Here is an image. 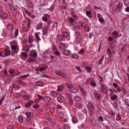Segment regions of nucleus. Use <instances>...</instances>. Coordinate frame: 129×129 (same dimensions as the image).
Masks as SVG:
<instances>
[{
	"instance_id": "obj_33",
	"label": "nucleus",
	"mask_w": 129,
	"mask_h": 129,
	"mask_svg": "<svg viewBox=\"0 0 129 129\" xmlns=\"http://www.w3.org/2000/svg\"><path fill=\"white\" fill-rule=\"evenodd\" d=\"M34 41L33 38L31 36H29V40H28V43H31Z\"/></svg>"
},
{
	"instance_id": "obj_60",
	"label": "nucleus",
	"mask_w": 129,
	"mask_h": 129,
	"mask_svg": "<svg viewBox=\"0 0 129 129\" xmlns=\"http://www.w3.org/2000/svg\"><path fill=\"white\" fill-rule=\"evenodd\" d=\"M45 68L44 67H41L38 70V71H42L45 70Z\"/></svg>"
},
{
	"instance_id": "obj_37",
	"label": "nucleus",
	"mask_w": 129,
	"mask_h": 129,
	"mask_svg": "<svg viewBox=\"0 0 129 129\" xmlns=\"http://www.w3.org/2000/svg\"><path fill=\"white\" fill-rule=\"evenodd\" d=\"M118 98L116 94L110 97V99L112 100H116Z\"/></svg>"
},
{
	"instance_id": "obj_36",
	"label": "nucleus",
	"mask_w": 129,
	"mask_h": 129,
	"mask_svg": "<svg viewBox=\"0 0 129 129\" xmlns=\"http://www.w3.org/2000/svg\"><path fill=\"white\" fill-rule=\"evenodd\" d=\"M85 50L84 49L82 48L78 52V54L80 55L83 54L84 53Z\"/></svg>"
},
{
	"instance_id": "obj_32",
	"label": "nucleus",
	"mask_w": 129,
	"mask_h": 129,
	"mask_svg": "<svg viewBox=\"0 0 129 129\" xmlns=\"http://www.w3.org/2000/svg\"><path fill=\"white\" fill-rule=\"evenodd\" d=\"M18 82L22 86H26L27 85L25 82L22 80H19L18 81Z\"/></svg>"
},
{
	"instance_id": "obj_54",
	"label": "nucleus",
	"mask_w": 129,
	"mask_h": 129,
	"mask_svg": "<svg viewBox=\"0 0 129 129\" xmlns=\"http://www.w3.org/2000/svg\"><path fill=\"white\" fill-rule=\"evenodd\" d=\"M60 120L63 122H66L68 121V120L67 118H64L63 117L60 119Z\"/></svg>"
},
{
	"instance_id": "obj_15",
	"label": "nucleus",
	"mask_w": 129,
	"mask_h": 129,
	"mask_svg": "<svg viewBox=\"0 0 129 129\" xmlns=\"http://www.w3.org/2000/svg\"><path fill=\"white\" fill-rule=\"evenodd\" d=\"M113 85L115 88L116 89L118 92H120L121 91L120 87L117 84L115 83H114L113 84Z\"/></svg>"
},
{
	"instance_id": "obj_13",
	"label": "nucleus",
	"mask_w": 129,
	"mask_h": 129,
	"mask_svg": "<svg viewBox=\"0 0 129 129\" xmlns=\"http://www.w3.org/2000/svg\"><path fill=\"white\" fill-rule=\"evenodd\" d=\"M51 100V98L48 96H45L44 97L43 101L47 103L49 102Z\"/></svg>"
},
{
	"instance_id": "obj_6",
	"label": "nucleus",
	"mask_w": 129,
	"mask_h": 129,
	"mask_svg": "<svg viewBox=\"0 0 129 129\" xmlns=\"http://www.w3.org/2000/svg\"><path fill=\"white\" fill-rule=\"evenodd\" d=\"M56 26V24L55 23H54L53 22H49L47 26V27H49L50 28H51L53 31L54 30Z\"/></svg>"
},
{
	"instance_id": "obj_8",
	"label": "nucleus",
	"mask_w": 129,
	"mask_h": 129,
	"mask_svg": "<svg viewBox=\"0 0 129 129\" xmlns=\"http://www.w3.org/2000/svg\"><path fill=\"white\" fill-rule=\"evenodd\" d=\"M6 28L7 29L10 30V31H12L13 32V29L14 27L13 24L11 23H9L6 26Z\"/></svg>"
},
{
	"instance_id": "obj_55",
	"label": "nucleus",
	"mask_w": 129,
	"mask_h": 129,
	"mask_svg": "<svg viewBox=\"0 0 129 129\" xmlns=\"http://www.w3.org/2000/svg\"><path fill=\"white\" fill-rule=\"evenodd\" d=\"M80 26L82 27H85L86 26V24L84 22H81L80 23Z\"/></svg>"
},
{
	"instance_id": "obj_4",
	"label": "nucleus",
	"mask_w": 129,
	"mask_h": 129,
	"mask_svg": "<svg viewBox=\"0 0 129 129\" xmlns=\"http://www.w3.org/2000/svg\"><path fill=\"white\" fill-rule=\"evenodd\" d=\"M114 4L116 5H118V6L115 8V10H119L123 6V4L122 3L119 2L118 1H115L114 2Z\"/></svg>"
},
{
	"instance_id": "obj_22",
	"label": "nucleus",
	"mask_w": 129,
	"mask_h": 129,
	"mask_svg": "<svg viewBox=\"0 0 129 129\" xmlns=\"http://www.w3.org/2000/svg\"><path fill=\"white\" fill-rule=\"evenodd\" d=\"M58 95V93L56 91H52L51 93V95L54 98L56 97Z\"/></svg>"
},
{
	"instance_id": "obj_27",
	"label": "nucleus",
	"mask_w": 129,
	"mask_h": 129,
	"mask_svg": "<svg viewBox=\"0 0 129 129\" xmlns=\"http://www.w3.org/2000/svg\"><path fill=\"white\" fill-rule=\"evenodd\" d=\"M71 57L72 58L77 59L79 57V56L76 53H73L71 55Z\"/></svg>"
},
{
	"instance_id": "obj_64",
	"label": "nucleus",
	"mask_w": 129,
	"mask_h": 129,
	"mask_svg": "<svg viewBox=\"0 0 129 129\" xmlns=\"http://www.w3.org/2000/svg\"><path fill=\"white\" fill-rule=\"evenodd\" d=\"M47 18L45 16H43L42 17V20L43 21L46 22L47 20Z\"/></svg>"
},
{
	"instance_id": "obj_5",
	"label": "nucleus",
	"mask_w": 129,
	"mask_h": 129,
	"mask_svg": "<svg viewBox=\"0 0 129 129\" xmlns=\"http://www.w3.org/2000/svg\"><path fill=\"white\" fill-rule=\"evenodd\" d=\"M13 34L12 31H7L4 33L2 34L3 37H8L11 36Z\"/></svg>"
},
{
	"instance_id": "obj_17",
	"label": "nucleus",
	"mask_w": 129,
	"mask_h": 129,
	"mask_svg": "<svg viewBox=\"0 0 129 129\" xmlns=\"http://www.w3.org/2000/svg\"><path fill=\"white\" fill-rule=\"evenodd\" d=\"M70 91L73 93H76L78 92V89L72 86L70 89Z\"/></svg>"
},
{
	"instance_id": "obj_41",
	"label": "nucleus",
	"mask_w": 129,
	"mask_h": 129,
	"mask_svg": "<svg viewBox=\"0 0 129 129\" xmlns=\"http://www.w3.org/2000/svg\"><path fill=\"white\" fill-rule=\"evenodd\" d=\"M99 15H100L98 14H97L98 17V18L99 20V21L100 22H104L105 21L104 19H103V18H99V17H100L99 16Z\"/></svg>"
},
{
	"instance_id": "obj_25",
	"label": "nucleus",
	"mask_w": 129,
	"mask_h": 129,
	"mask_svg": "<svg viewBox=\"0 0 129 129\" xmlns=\"http://www.w3.org/2000/svg\"><path fill=\"white\" fill-rule=\"evenodd\" d=\"M64 86L63 85H61L57 87V91H61L63 88Z\"/></svg>"
},
{
	"instance_id": "obj_29",
	"label": "nucleus",
	"mask_w": 129,
	"mask_h": 129,
	"mask_svg": "<svg viewBox=\"0 0 129 129\" xmlns=\"http://www.w3.org/2000/svg\"><path fill=\"white\" fill-rule=\"evenodd\" d=\"M23 98L25 100H29L30 99V97L28 95H23Z\"/></svg>"
},
{
	"instance_id": "obj_52",
	"label": "nucleus",
	"mask_w": 129,
	"mask_h": 129,
	"mask_svg": "<svg viewBox=\"0 0 129 129\" xmlns=\"http://www.w3.org/2000/svg\"><path fill=\"white\" fill-rule=\"evenodd\" d=\"M69 103L70 106H72L73 105V101L72 99V98L71 99L69 100Z\"/></svg>"
},
{
	"instance_id": "obj_10",
	"label": "nucleus",
	"mask_w": 129,
	"mask_h": 129,
	"mask_svg": "<svg viewBox=\"0 0 129 129\" xmlns=\"http://www.w3.org/2000/svg\"><path fill=\"white\" fill-rule=\"evenodd\" d=\"M49 109L52 114H55V108L53 105H50L49 106Z\"/></svg>"
},
{
	"instance_id": "obj_16",
	"label": "nucleus",
	"mask_w": 129,
	"mask_h": 129,
	"mask_svg": "<svg viewBox=\"0 0 129 129\" xmlns=\"http://www.w3.org/2000/svg\"><path fill=\"white\" fill-rule=\"evenodd\" d=\"M33 101L30 100L25 103V106L27 107L28 108L30 107L31 105H33Z\"/></svg>"
},
{
	"instance_id": "obj_57",
	"label": "nucleus",
	"mask_w": 129,
	"mask_h": 129,
	"mask_svg": "<svg viewBox=\"0 0 129 129\" xmlns=\"http://www.w3.org/2000/svg\"><path fill=\"white\" fill-rule=\"evenodd\" d=\"M14 70L13 69H9V72L11 74H12L14 72Z\"/></svg>"
},
{
	"instance_id": "obj_35",
	"label": "nucleus",
	"mask_w": 129,
	"mask_h": 129,
	"mask_svg": "<svg viewBox=\"0 0 129 129\" xmlns=\"http://www.w3.org/2000/svg\"><path fill=\"white\" fill-rule=\"evenodd\" d=\"M35 37L37 39V41L38 43L41 40V39L40 38L39 36V35L38 33L35 34Z\"/></svg>"
},
{
	"instance_id": "obj_43",
	"label": "nucleus",
	"mask_w": 129,
	"mask_h": 129,
	"mask_svg": "<svg viewBox=\"0 0 129 129\" xmlns=\"http://www.w3.org/2000/svg\"><path fill=\"white\" fill-rule=\"evenodd\" d=\"M69 20L70 21V23L71 24L74 25H75V24L74 23V20L72 18H70L69 19Z\"/></svg>"
},
{
	"instance_id": "obj_53",
	"label": "nucleus",
	"mask_w": 129,
	"mask_h": 129,
	"mask_svg": "<svg viewBox=\"0 0 129 129\" xmlns=\"http://www.w3.org/2000/svg\"><path fill=\"white\" fill-rule=\"evenodd\" d=\"M38 98L39 101L42 100H43L44 97L43 98L42 96L40 95L39 94H38Z\"/></svg>"
},
{
	"instance_id": "obj_48",
	"label": "nucleus",
	"mask_w": 129,
	"mask_h": 129,
	"mask_svg": "<svg viewBox=\"0 0 129 129\" xmlns=\"http://www.w3.org/2000/svg\"><path fill=\"white\" fill-rule=\"evenodd\" d=\"M124 3L125 5L128 6L129 5V0H125Z\"/></svg>"
},
{
	"instance_id": "obj_9",
	"label": "nucleus",
	"mask_w": 129,
	"mask_h": 129,
	"mask_svg": "<svg viewBox=\"0 0 129 129\" xmlns=\"http://www.w3.org/2000/svg\"><path fill=\"white\" fill-rule=\"evenodd\" d=\"M55 73L57 75L63 77L64 78L66 77V76L65 74L61 71H55Z\"/></svg>"
},
{
	"instance_id": "obj_38",
	"label": "nucleus",
	"mask_w": 129,
	"mask_h": 129,
	"mask_svg": "<svg viewBox=\"0 0 129 129\" xmlns=\"http://www.w3.org/2000/svg\"><path fill=\"white\" fill-rule=\"evenodd\" d=\"M36 60L35 59V58H30L28 59V62L29 63H30L32 62H35Z\"/></svg>"
},
{
	"instance_id": "obj_26",
	"label": "nucleus",
	"mask_w": 129,
	"mask_h": 129,
	"mask_svg": "<svg viewBox=\"0 0 129 129\" xmlns=\"http://www.w3.org/2000/svg\"><path fill=\"white\" fill-rule=\"evenodd\" d=\"M81 99V98L78 96H75L74 98V100L77 102L80 101Z\"/></svg>"
},
{
	"instance_id": "obj_50",
	"label": "nucleus",
	"mask_w": 129,
	"mask_h": 129,
	"mask_svg": "<svg viewBox=\"0 0 129 129\" xmlns=\"http://www.w3.org/2000/svg\"><path fill=\"white\" fill-rule=\"evenodd\" d=\"M64 129H69V127L68 124H64L63 126Z\"/></svg>"
},
{
	"instance_id": "obj_42",
	"label": "nucleus",
	"mask_w": 129,
	"mask_h": 129,
	"mask_svg": "<svg viewBox=\"0 0 129 129\" xmlns=\"http://www.w3.org/2000/svg\"><path fill=\"white\" fill-rule=\"evenodd\" d=\"M18 120L20 122H22L23 120V117L21 115H19L18 117Z\"/></svg>"
},
{
	"instance_id": "obj_3",
	"label": "nucleus",
	"mask_w": 129,
	"mask_h": 129,
	"mask_svg": "<svg viewBox=\"0 0 129 129\" xmlns=\"http://www.w3.org/2000/svg\"><path fill=\"white\" fill-rule=\"evenodd\" d=\"M10 51L5 49L2 52V57H5L6 56H8L10 54Z\"/></svg>"
},
{
	"instance_id": "obj_47",
	"label": "nucleus",
	"mask_w": 129,
	"mask_h": 129,
	"mask_svg": "<svg viewBox=\"0 0 129 129\" xmlns=\"http://www.w3.org/2000/svg\"><path fill=\"white\" fill-rule=\"evenodd\" d=\"M31 21L30 19H28V22L27 23L28 27L29 28L31 27Z\"/></svg>"
},
{
	"instance_id": "obj_34",
	"label": "nucleus",
	"mask_w": 129,
	"mask_h": 129,
	"mask_svg": "<svg viewBox=\"0 0 129 129\" xmlns=\"http://www.w3.org/2000/svg\"><path fill=\"white\" fill-rule=\"evenodd\" d=\"M43 23L42 22H40L38 24L37 28L38 30L41 29L42 28Z\"/></svg>"
},
{
	"instance_id": "obj_49",
	"label": "nucleus",
	"mask_w": 129,
	"mask_h": 129,
	"mask_svg": "<svg viewBox=\"0 0 129 129\" xmlns=\"http://www.w3.org/2000/svg\"><path fill=\"white\" fill-rule=\"evenodd\" d=\"M65 85L67 88L70 89L73 86L69 83H65Z\"/></svg>"
},
{
	"instance_id": "obj_39",
	"label": "nucleus",
	"mask_w": 129,
	"mask_h": 129,
	"mask_svg": "<svg viewBox=\"0 0 129 129\" xmlns=\"http://www.w3.org/2000/svg\"><path fill=\"white\" fill-rule=\"evenodd\" d=\"M80 40H81V39L79 37H78V38L77 37L75 38V39L74 41V42L75 43L77 44L79 42H80Z\"/></svg>"
},
{
	"instance_id": "obj_21",
	"label": "nucleus",
	"mask_w": 129,
	"mask_h": 129,
	"mask_svg": "<svg viewBox=\"0 0 129 129\" xmlns=\"http://www.w3.org/2000/svg\"><path fill=\"white\" fill-rule=\"evenodd\" d=\"M35 85L37 86H41L43 85V83L41 81H38L35 83Z\"/></svg>"
},
{
	"instance_id": "obj_63",
	"label": "nucleus",
	"mask_w": 129,
	"mask_h": 129,
	"mask_svg": "<svg viewBox=\"0 0 129 129\" xmlns=\"http://www.w3.org/2000/svg\"><path fill=\"white\" fill-rule=\"evenodd\" d=\"M121 118L120 115L119 114L116 117V120L117 121L119 120Z\"/></svg>"
},
{
	"instance_id": "obj_30",
	"label": "nucleus",
	"mask_w": 129,
	"mask_h": 129,
	"mask_svg": "<svg viewBox=\"0 0 129 129\" xmlns=\"http://www.w3.org/2000/svg\"><path fill=\"white\" fill-rule=\"evenodd\" d=\"M26 2L28 5L31 8L33 7V5L31 2L29 1H26Z\"/></svg>"
},
{
	"instance_id": "obj_45",
	"label": "nucleus",
	"mask_w": 129,
	"mask_h": 129,
	"mask_svg": "<svg viewBox=\"0 0 129 129\" xmlns=\"http://www.w3.org/2000/svg\"><path fill=\"white\" fill-rule=\"evenodd\" d=\"M76 106L79 109L81 108L82 107L81 104L79 103H77L76 104Z\"/></svg>"
},
{
	"instance_id": "obj_1",
	"label": "nucleus",
	"mask_w": 129,
	"mask_h": 129,
	"mask_svg": "<svg viewBox=\"0 0 129 129\" xmlns=\"http://www.w3.org/2000/svg\"><path fill=\"white\" fill-rule=\"evenodd\" d=\"M87 107L90 114L91 115L93 114L95 110L93 105L90 103H89Z\"/></svg>"
},
{
	"instance_id": "obj_44",
	"label": "nucleus",
	"mask_w": 129,
	"mask_h": 129,
	"mask_svg": "<svg viewBox=\"0 0 129 129\" xmlns=\"http://www.w3.org/2000/svg\"><path fill=\"white\" fill-rule=\"evenodd\" d=\"M72 121L74 123H75L78 121V120L77 118L75 117H74L72 119Z\"/></svg>"
},
{
	"instance_id": "obj_59",
	"label": "nucleus",
	"mask_w": 129,
	"mask_h": 129,
	"mask_svg": "<svg viewBox=\"0 0 129 129\" xmlns=\"http://www.w3.org/2000/svg\"><path fill=\"white\" fill-rule=\"evenodd\" d=\"M32 56H34L35 57H36L37 56V54L36 52H33L32 54H31Z\"/></svg>"
},
{
	"instance_id": "obj_23",
	"label": "nucleus",
	"mask_w": 129,
	"mask_h": 129,
	"mask_svg": "<svg viewBox=\"0 0 129 129\" xmlns=\"http://www.w3.org/2000/svg\"><path fill=\"white\" fill-rule=\"evenodd\" d=\"M62 34L64 38L68 37L70 35L67 32H63L62 33Z\"/></svg>"
},
{
	"instance_id": "obj_51",
	"label": "nucleus",
	"mask_w": 129,
	"mask_h": 129,
	"mask_svg": "<svg viewBox=\"0 0 129 129\" xmlns=\"http://www.w3.org/2000/svg\"><path fill=\"white\" fill-rule=\"evenodd\" d=\"M74 28L76 30H79L80 28V27L79 25H75L74 26Z\"/></svg>"
},
{
	"instance_id": "obj_19",
	"label": "nucleus",
	"mask_w": 129,
	"mask_h": 129,
	"mask_svg": "<svg viewBox=\"0 0 129 129\" xmlns=\"http://www.w3.org/2000/svg\"><path fill=\"white\" fill-rule=\"evenodd\" d=\"M63 53L65 55L69 56L71 54V52L70 50H66L63 51Z\"/></svg>"
},
{
	"instance_id": "obj_7",
	"label": "nucleus",
	"mask_w": 129,
	"mask_h": 129,
	"mask_svg": "<svg viewBox=\"0 0 129 129\" xmlns=\"http://www.w3.org/2000/svg\"><path fill=\"white\" fill-rule=\"evenodd\" d=\"M59 47L61 50H63L65 49L67 46L66 43L60 42L59 43Z\"/></svg>"
},
{
	"instance_id": "obj_24",
	"label": "nucleus",
	"mask_w": 129,
	"mask_h": 129,
	"mask_svg": "<svg viewBox=\"0 0 129 129\" xmlns=\"http://www.w3.org/2000/svg\"><path fill=\"white\" fill-rule=\"evenodd\" d=\"M58 116L60 119L64 117L63 113L62 112H60L58 114Z\"/></svg>"
},
{
	"instance_id": "obj_31",
	"label": "nucleus",
	"mask_w": 129,
	"mask_h": 129,
	"mask_svg": "<svg viewBox=\"0 0 129 129\" xmlns=\"http://www.w3.org/2000/svg\"><path fill=\"white\" fill-rule=\"evenodd\" d=\"M43 33L44 35L47 36L48 33L47 26L43 30Z\"/></svg>"
},
{
	"instance_id": "obj_11",
	"label": "nucleus",
	"mask_w": 129,
	"mask_h": 129,
	"mask_svg": "<svg viewBox=\"0 0 129 129\" xmlns=\"http://www.w3.org/2000/svg\"><path fill=\"white\" fill-rule=\"evenodd\" d=\"M45 116L46 119L47 120H49L50 122H52V117L49 113H46Z\"/></svg>"
},
{
	"instance_id": "obj_46",
	"label": "nucleus",
	"mask_w": 129,
	"mask_h": 129,
	"mask_svg": "<svg viewBox=\"0 0 129 129\" xmlns=\"http://www.w3.org/2000/svg\"><path fill=\"white\" fill-rule=\"evenodd\" d=\"M90 84L93 87H95L97 85L93 81H91Z\"/></svg>"
},
{
	"instance_id": "obj_20",
	"label": "nucleus",
	"mask_w": 129,
	"mask_h": 129,
	"mask_svg": "<svg viewBox=\"0 0 129 129\" xmlns=\"http://www.w3.org/2000/svg\"><path fill=\"white\" fill-rule=\"evenodd\" d=\"M8 16L7 14L5 13L2 12L1 14V18L3 19H6Z\"/></svg>"
},
{
	"instance_id": "obj_2",
	"label": "nucleus",
	"mask_w": 129,
	"mask_h": 129,
	"mask_svg": "<svg viewBox=\"0 0 129 129\" xmlns=\"http://www.w3.org/2000/svg\"><path fill=\"white\" fill-rule=\"evenodd\" d=\"M11 48L14 54H16L19 51V47L17 45H12L11 46Z\"/></svg>"
},
{
	"instance_id": "obj_40",
	"label": "nucleus",
	"mask_w": 129,
	"mask_h": 129,
	"mask_svg": "<svg viewBox=\"0 0 129 129\" xmlns=\"http://www.w3.org/2000/svg\"><path fill=\"white\" fill-rule=\"evenodd\" d=\"M65 95L67 98L69 99V100L72 99L71 95L69 93H67L65 94Z\"/></svg>"
},
{
	"instance_id": "obj_58",
	"label": "nucleus",
	"mask_w": 129,
	"mask_h": 129,
	"mask_svg": "<svg viewBox=\"0 0 129 129\" xmlns=\"http://www.w3.org/2000/svg\"><path fill=\"white\" fill-rule=\"evenodd\" d=\"M22 54V55L25 57H27V54L25 52H21Z\"/></svg>"
},
{
	"instance_id": "obj_61",
	"label": "nucleus",
	"mask_w": 129,
	"mask_h": 129,
	"mask_svg": "<svg viewBox=\"0 0 129 129\" xmlns=\"http://www.w3.org/2000/svg\"><path fill=\"white\" fill-rule=\"evenodd\" d=\"M112 34L115 36H117L118 35V33L116 30H115L112 33Z\"/></svg>"
},
{
	"instance_id": "obj_62",
	"label": "nucleus",
	"mask_w": 129,
	"mask_h": 129,
	"mask_svg": "<svg viewBox=\"0 0 129 129\" xmlns=\"http://www.w3.org/2000/svg\"><path fill=\"white\" fill-rule=\"evenodd\" d=\"M13 126L12 125H9L7 127V129H13Z\"/></svg>"
},
{
	"instance_id": "obj_56",
	"label": "nucleus",
	"mask_w": 129,
	"mask_h": 129,
	"mask_svg": "<svg viewBox=\"0 0 129 129\" xmlns=\"http://www.w3.org/2000/svg\"><path fill=\"white\" fill-rule=\"evenodd\" d=\"M75 68L78 71L80 72H81V70L80 67L77 66H76L75 67Z\"/></svg>"
},
{
	"instance_id": "obj_12",
	"label": "nucleus",
	"mask_w": 129,
	"mask_h": 129,
	"mask_svg": "<svg viewBox=\"0 0 129 129\" xmlns=\"http://www.w3.org/2000/svg\"><path fill=\"white\" fill-rule=\"evenodd\" d=\"M57 99L58 101L60 103L63 102L65 100L64 97L62 96H58Z\"/></svg>"
},
{
	"instance_id": "obj_14",
	"label": "nucleus",
	"mask_w": 129,
	"mask_h": 129,
	"mask_svg": "<svg viewBox=\"0 0 129 129\" xmlns=\"http://www.w3.org/2000/svg\"><path fill=\"white\" fill-rule=\"evenodd\" d=\"M57 38L58 40L60 42L64 41L65 40V39H64L62 35H58L57 36Z\"/></svg>"
},
{
	"instance_id": "obj_18",
	"label": "nucleus",
	"mask_w": 129,
	"mask_h": 129,
	"mask_svg": "<svg viewBox=\"0 0 129 129\" xmlns=\"http://www.w3.org/2000/svg\"><path fill=\"white\" fill-rule=\"evenodd\" d=\"M25 115H26L27 117L28 118H30L33 116L34 115V114L33 112H27L26 113Z\"/></svg>"
},
{
	"instance_id": "obj_28",
	"label": "nucleus",
	"mask_w": 129,
	"mask_h": 129,
	"mask_svg": "<svg viewBox=\"0 0 129 129\" xmlns=\"http://www.w3.org/2000/svg\"><path fill=\"white\" fill-rule=\"evenodd\" d=\"M18 35V29H16L14 32V37L15 38H16Z\"/></svg>"
}]
</instances>
